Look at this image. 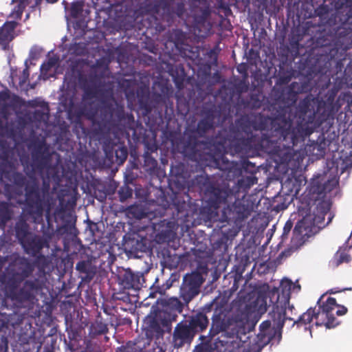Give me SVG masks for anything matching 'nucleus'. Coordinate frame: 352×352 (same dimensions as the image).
Masks as SVG:
<instances>
[{"mask_svg":"<svg viewBox=\"0 0 352 352\" xmlns=\"http://www.w3.org/2000/svg\"><path fill=\"white\" fill-rule=\"evenodd\" d=\"M278 121H281L280 118L262 113L241 116L236 120V128L232 131L229 151L232 155H245L252 150L262 151L271 155L277 164L283 165L287 170L296 171L300 168L305 152L294 150L285 143Z\"/></svg>","mask_w":352,"mask_h":352,"instance_id":"nucleus-1","label":"nucleus"},{"mask_svg":"<svg viewBox=\"0 0 352 352\" xmlns=\"http://www.w3.org/2000/svg\"><path fill=\"white\" fill-rule=\"evenodd\" d=\"M211 166L217 168L220 173L211 177L208 175H197L192 180V184L204 192L207 205L214 210L219 208L221 204L240 191L247 192L258 182L255 176L256 166L249 161L241 165L229 161L221 155Z\"/></svg>","mask_w":352,"mask_h":352,"instance_id":"nucleus-2","label":"nucleus"},{"mask_svg":"<svg viewBox=\"0 0 352 352\" xmlns=\"http://www.w3.org/2000/svg\"><path fill=\"white\" fill-rule=\"evenodd\" d=\"M79 82L83 89L80 113L91 122V138L98 141H108L111 135L116 138L126 129H133L135 124L132 113H126L124 105L113 96L100 101L97 110L92 107L93 99L98 94L96 86L87 83L85 78L80 77Z\"/></svg>","mask_w":352,"mask_h":352,"instance_id":"nucleus-3","label":"nucleus"},{"mask_svg":"<svg viewBox=\"0 0 352 352\" xmlns=\"http://www.w3.org/2000/svg\"><path fill=\"white\" fill-rule=\"evenodd\" d=\"M272 96L275 100L272 105L274 109L278 106L277 114L272 118H280V130L283 131L285 141L294 148L298 143L304 142L305 138L314 133L315 99L310 96L301 100L295 108L298 96L286 87L272 89Z\"/></svg>","mask_w":352,"mask_h":352,"instance_id":"nucleus-4","label":"nucleus"},{"mask_svg":"<svg viewBox=\"0 0 352 352\" xmlns=\"http://www.w3.org/2000/svg\"><path fill=\"white\" fill-rule=\"evenodd\" d=\"M223 111L220 105L204 107L200 113L201 118L198 122L192 120L186 124L184 132L183 153L201 166H212L222 155L212 153L210 144L199 138L205 137L206 133L226 120L227 116Z\"/></svg>","mask_w":352,"mask_h":352,"instance_id":"nucleus-5","label":"nucleus"},{"mask_svg":"<svg viewBox=\"0 0 352 352\" xmlns=\"http://www.w3.org/2000/svg\"><path fill=\"white\" fill-rule=\"evenodd\" d=\"M34 265L25 257L11 262L0 274V283L5 286L6 296L21 308H32L43 291V278L27 279L34 271Z\"/></svg>","mask_w":352,"mask_h":352,"instance_id":"nucleus-6","label":"nucleus"},{"mask_svg":"<svg viewBox=\"0 0 352 352\" xmlns=\"http://www.w3.org/2000/svg\"><path fill=\"white\" fill-rule=\"evenodd\" d=\"M321 299L318 300L319 309L316 312L315 308H309L306 312L300 316L298 319L286 316L285 307L276 305L270 311V316L274 321L276 328L282 329L285 320L292 321V327L296 324L298 327L302 325L309 324L313 318L317 321L316 325L324 324L327 328L331 329L340 324V321L336 318V316H344L347 312V308L343 305L337 304L336 299L329 297L325 302L320 304Z\"/></svg>","mask_w":352,"mask_h":352,"instance_id":"nucleus-7","label":"nucleus"},{"mask_svg":"<svg viewBox=\"0 0 352 352\" xmlns=\"http://www.w3.org/2000/svg\"><path fill=\"white\" fill-rule=\"evenodd\" d=\"M52 204L54 201L49 179L44 178L40 187L38 179L30 177L25 189L24 206L26 212L34 219L42 217L45 208L50 209Z\"/></svg>","mask_w":352,"mask_h":352,"instance_id":"nucleus-8","label":"nucleus"},{"mask_svg":"<svg viewBox=\"0 0 352 352\" xmlns=\"http://www.w3.org/2000/svg\"><path fill=\"white\" fill-rule=\"evenodd\" d=\"M16 237L24 252L32 256H38L44 248L50 247V242L54 234L52 232H44L38 235L30 231V226L25 221H19L15 226Z\"/></svg>","mask_w":352,"mask_h":352,"instance_id":"nucleus-9","label":"nucleus"},{"mask_svg":"<svg viewBox=\"0 0 352 352\" xmlns=\"http://www.w3.org/2000/svg\"><path fill=\"white\" fill-rule=\"evenodd\" d=\"M228 327L226 314L222 307L215 308L212 316V324L207 338L201 336L200 339L206 340L203 343L206 350L210 351H217L221 352L220 347L225 346L229 342L227 337L222 333L221 337L214 339L219 333H223Z\"/></svg>","mask_w":352,"mask_h":352,"instance_id":"nucleus-10","label":"nucleus"},{"mask_svg":"<svg viewBox=\"0 0 352 352\" xmlns=\"http://www.w3.org/2000/svg\"><path fill=\"white\" fill-rule=\"evenodd\" d=\"M305 36H309L308 40L311 42V45H314V47L327 48L328 55L331 59L337 54L338 50L332 45L335 38L334 35L322 25L311 21L306 22L302 27V34L300 39H303Z\"/></svg>","mask_w":352,"mask_h":352,"instance_id":"nucleus-11","label":"nucleus"},{"mask_svg":"<svg viewBox=\"0 0 352 352\" xmlns=\"http://www.w3.org/2000/svg\"><path fill=\"white\" fill-rule=\"evenodd\" d=\"M330 208L331 206L329 202L324 200L320 201L312 213L307 214L301 221L297 222L293 230V234L296 236L302 235V230L325 227L331 221L329 218V221L326 223H324L325 216L329 212Z\"/></svg>","mask_w":352,"mask_h":352,"instance_id":"nucleus-12","label":"nucleus"},{"mask_svg":"<svg viewBox=\"0 0 352 352\" xmlns=\"http://www.w3.org/2000/svg\"><path fill=\"white\" fill-rule=\"evenodd\" d=\"M54 155H56V153L50 150L49 144L45 140L34 144L30 152L32 171L34 173H43L45 170L51 169Z\"/></svg>","mask_w":352,"mask_h":352,"instance_id":"nucleus-13","label":"nucleus"},{"mask_svg":"<svg viewBox=\"0 0 352 352\" xmlns=\"http://www.w3.org/2000/svg\"><path fill=\"white\" fill-rule=\"evenodd\" d=\"M204 279L201 273L192 272L186 274L182 280L179 289V298L186 305L195 298L200 293V288Z\"/></svg>","mask_w":352,"mask_h":352,"instance_id":"nucleus-14","label":"nucleus"},{"mask_svg":"<svg viewBox=\"0 0 352 352\" xmlns=\"http://www.w3.org/2000/svg\"><path fill=\"white\" fill-rule=\"evenodd\" d=\"M117 278L118 284L124 289L139 290L144 281L142 273L134 272L129 268L118 269Z\"/></svg>","mask_w":352,"mask_h":352,"instance_id":"nucleus-15","label":"nucleus"},{"mask_svg":"<svg viewBox=\"0 0 352 352\" xmlns=\"http://www.w3.org/2000/svg\"><path fill=\"white\" fill-rule=\"evenodd\" d=\"M215 305L214 302H210L204 305L199 311L192 314L188 320V325L195 333L202 332L206 330L209 324V319L207 316L213 310Z\"/></svg>","mask_w":352,"mask_h":352,"instance_id":"nucleus-16","label":"nucleus"},{"mask_svg":"<svg viewBox=\"0 0 352 352\" xmlns=\"http://www.w3.org/2000/svg\"><path fill=\"white\" fill-rule=\"evenodd\" d=\"M177 314L169 311L167 309L159 310L151 322V327L158 332L170 333L172 330V322L175 321Z\"/></svg>","mask_w":352,"mask_h":352,"instance_id":"nucleus-17","label":"nucleus"},{"mask_svg":"<svg viewBox=\"0 0 352 352\" xmlns=\"http://www.w3.org/2000/svg\"><path fill=\"white\" fill-rule=\"evenodd\" d=\"M195 333L186 322H179L173 331V340L174 346L177 348L183 346L185 344H190Z\"/></svg>","mask_w":352,"mask_h":352,"instance_id":"nucleus-18","label":"nucleus"},{"mask_svg":"<svg viewBox=\"0 0 352 352\" xmlns=\"http://www.w3.org/2000/svg\"><path fill=\"white\" fill-rule=\"evenodd\" d=\"M222 206H226V207L223 208L224 210H228L229 214H232V218L236 220H243L249 215L248 207L241 203L239 195L236 197V194L232 199H229L225 204H221L220 208ZM224 213H226V211H224Z\"/></svg>","mask_w":352,"mask_h":352,"instance_id":"nucleus-19","label":"nucleus"},{"mask_svg":"<svg viewBox=\"0 0 352 352\" xmlns=\"http://www.w3.org/2000/svg\"><path fill=\"white\" fill-rule=\"evenodd\" d=\"M137 98L140 109L144 116H148L155 107L154 101L151 98L148 88L140 87L138 89Z\"/></svg>","mask_w":352,"mask_h":352,"instance_id":"nucleus-20","label":"nucleus"},{"mask_svg":"<svg viewBox=\"0 0 352 352\" xmlns=\"http://www.w3.org/2000/svg\"><path fill=\"white\" fill-rule=\"evenodd\" d=\"M269 314H270V312ZM269 316L270 319L263 321L259 326L260 331L258 333L257 338L262 346H265L272 340L274 336L273 329H276L270 315ZM277 329H279L277 328Z\"/></svg>","mask_w":352,"mask_h":352,"instance_id":"nucleus-21","label":"nucleus"},{"mask_svg":"<svg viewBox=\"0 0 352 352\" xmlns=\"http://www.w3.org/2000/svg\"><path fill=\"white\" fill-rule=\"evenodd\" d=\"M322 4L320 5L317 8L314 9V14L310 13L307 16H318L320 18L319 25H322L329 23L328 18L329 14L333 11V3L335 0H323Z\"/></svg>","mask_w":352,"mask_h":352,"instance_id":"nucleus-22","label":"nucleus"},{"mask_svg":"<svg viewBox=\"0 0 352 352\" xmlns=\"http://www.w3.org/2000/svg\"><path fill=\"white\" fill-rule=\"evenodd\" d=\"M10 166L12 168V166ZM2 175L16 186L19 188L24 187V190L29 183V179H27L21 173L14 171L12 169L7 170L5 168H2Z\"/></svg>","mask_w":352,"mask_h":352,"instance_id":"nucleus-23","label":"nucleus"},{"mask_svg":"<svg viewBox=\"0 0 352 352\" xmlns=\"http://www.w3.org/2000/svg\"><path fill=\"white\" fill-rule=\"evenodd\" d=\"M16 21L6 22L0 30V45L6 46L14 38V31L16 28Z\"/></svg>","mask_w":352,"mask_h":352,"instance_id":"nucleus-24","label":"nucleus"},{"mask_svg":"<svg viewBox=\"0 0 352 352\" xmlns=\"http://www.w3.org/2000/svg\"><path fill=\"white\" fill-rule=\"evenodd\" d=\"M336 113L335 107L329 106L325 103H317V109H314V120L316 115H318L320 122L327 121L329 119L333 118Z\"/></svg>","mask_w":352,"mask_h":352,"instance_id":"nucleus-25","label":"nucleus"},{"mask_svg":"<svg viewBox=\"0 0 352 352\" xmlns=\"http://www.w3.org/2000/svg\"><path fill=\"white\" fill-rule=\"evenodd\" d=\"M106 154L107 157H111L113 155V153H115L116 157V162L118 164H122L127 158L128 156V150L125 146L122 145H114L112 148V151L105 150Z\"/></svg>","mask_w":352,"mask_h":352,"instance_id":"nucleus-26","label":"nucleus"},{"mask_svg":"<svg viewBox=\"0 0 352 352\" xmlns=\"http://www.w3.org/2000/svg\"><path fill=\"white\" fill-rule=\"evenodd\" d=\"M169 41L173 43L174 46L179 50H185L184 45L186 41V35L181 30H173L169 35Z\"/></svg>","mask_w":352,"mask_h":352,"instance_id":"nucleus-27","label":"nucleus"},{"mask_svg":"<svg viewBox=\"0 0 352 352\" xmlns=\"http://www.w3.org/2000/svg\"><path fill=\"white\" fill-rule=\"evenodd\" d=\"M108 331L109 328L107 324L104 322L102 320H96L91 324L89 329V333L92 336L105 335Z\"/></svg>","mask_w":352,"mask_h":352,"instance_id":"nucleus-28","label":"nucleus"},{"mask_svg":"<svg viewBox=\"0 0 352 352\" xmlns=\"http://www.w3.org/2000/svg\"><path fill=\"white\" fill-rule=\"evenodd\" d=\"M144 168L150 175H155L158 171L157 161L148 153L144 155Z\"/></svg>","mask_w":352,"mask_h":352,"instance_id":"nucleus-29","label":"nucleus"},{"mask_svg":"<svg viewBox=\"0 0 352 352\" xmlns=\"http://www.w3.org/2000/svg\"><path fill=\"white\" fill-rule=\"evenodd\" d=\"M181 190H184V186L183 185H180L177 187V191L174 192V197L172 198L173 204L175 206V209L177 210L178 213H181L182 216L184 217H187L188 216V213L186 212V207L188 206L186 201L184 200L182 203L178 200L177 197L179 195V191Z\"/></svg>","mask_w":352,"mask_h":352,"instance_id":"nucleus-30","label":"nucleus"},{"mask_svg":"<svg viewBox=\"0 0 352 352\" xmlns=\"http://www.w3.org/2000/svg\"><path fill=\"white\" fill-rule=\"evenodd\" d=\"M324 186L318 181L313 180L309 184V193L316 199H320L325 194Z\"/></svg>","mask_w":352,"mask_h":352,"instance_id":"nucleus-31","label":"nucleus"},{"mask_svg":"<svg viewBox=\"0 0 352 352\" xmlns=\"http://www.w3.org/2000/svg\"><path fill=\"white\" fill-rule=\"evenodd\" d=\"M293 74L294 72L292 69L285 70L283 67H280L276 85H283L288 84L292 78Z\"/></svg>","mask_w":352,"mask_h":352,"instance_id":"nucleus-32","label":"nucleus"},{"mask_svg":"<svg viewBox=\"0 0 352 352\" xmlns=\"http://www.w3.org/2000/svg\"><path fill=\"white\" fill-rule=\"evenodd\" d=\"M184 305L185 303L181 302L178 298H171L167 301L163 309H167L169 311H174L177 314V313L182 312Z\"/></svg>","mask_w":352,"mask_h":352,"instance_id":"nucleus-33","label":"nucleus"},{"mask_svg":"<svg viewBox=\"0 0 352 352\" xmlns=\"http://www.w3.org/2000/svg\"><path fill=\"white\" fill-rule=\"evenodd\" d=\"M128 245H130V252L132 254H138L139 252H145L147 249L146 244L141 240H131L130 243H128Z\"/></svg>","mask_w":352,"mask_h":352,"instance_id":"nucleus-34","label":"nucleus"},{"mask_svg":"<svg viewBox=\"0 0 352 352\" xmlns=\"http://www.w3.org/2000/svg\"><path fill=\"white\" fill-rule=\"evenodd\" d=\"M58 58L56 56L48 58L47 61L44 62L41 66V74L48 78V72L58 64Z\"/></svg>","mask_w":352,"mask_h":352,"instance_id":"nucleus-35","label":"nucleus"},{"mask_svg":"<svg viewBox=\"0 0 352 352\" xmlns=\"http://www.w3.org/2000/svg\"><path fill=\"white\" fill-rule=\"evenodd\" d=\"M11 219L8 204L0 201V224L4 226Z\"/></svg>","mask_w":352,"mask_h":352,"instance_id":"nucleus-36","label":"nucleus"},{"mask_svg":"<svg viewBox=\"0 0 352 352\" xmlns=\"http://www.w3.org/2000/svg\"><path fill=\"white\" fill-rule=\"evenodd\" d=\"M127 212L132 217L141 219L146 216L143 207L140 205H132L127 208Z\"/></svg>","mask_w":352,"mask_h":352,"instance_id":"nucleus-37","label":"nucleus"},{"mask_svg":"<svg viewBox=\"0 0 352 352\" xmlns=\"http://www.w3.org/2000/svg\"><path fill=\"white\" fill-rule=\"evenodd\" d=\"M351 261L349 254L345 252H337L333 256V263L338 267L343 263H349Z\"/></svg>","mask_w":352,"mask_h":352,"instance_id":"nucleus-38","label":"nucleus"},{"mask_svg":"<svg viewBox=\"0 0 352 352\" xmlns=\"http://www.w3.org/2000/svg\"><path fill=\"white\" fill-rule=\"evenodd\" d=\"M276 305L285 307L286 316H291L292 318H294V316L296 315V313L295 312L296 309L294 307V305H289V298L286 299L283 304H280L279 302H277L276 304H275L273 306L272 309Z\"/></svg>","mask_w":352,"mask_h":352,"instance_id":"nucleus-39","label":"nucleus"},{"mask_svg":"<svg viewBox=\"0 0 352 352\" xmlns=\"http://www.w3.org/2000/svg\"><path fill=\"white\" fill-rule=\"evenodd\" d=\"M83 5L80 1H75L72 3L70 8V16L77 18L82 12Z\"/></svg>","mask_w":352,"mask_h":352,"instance_id":"nucleus-40","label":"nucleus"},{"mask_svg":"<svg viewBox=\"0 0 352 352\" xmlns=\"http://www.w3.org/2000/svg\"><path fill=\"white\" fill-rule=\"evenodd\" d=\"M201 15H195V21L197 23H204L210 14V10L208 6H206L200 10Z\"/></svg>","mask_w":352,"mask_h":352,"instance_id":"nucleus-41","label":"nucleus"},{"mask_svg":"<svg viewBox=\"0 0 352 352\" xmlns=\"http://www.w3.org/2000/svg\"><path fill=\"white\" fill-rule=\"evenodd\" d=\"M263 100L259 95H252L248 101V105L252 109H258L262 106Z\"/></svg>","mask_w":352,"mask_h":352,"instance_id":"nucleus-42","label":"nucleus"},{"mask_svg":"<svg viewBox=\"0 0 352 352\" xmlns=\"http://www.w3.org/2000/svg\"><path fill=\"white\" fill-rule=\"evenodd\" d=\"M289 90L294 92L295 95L298 96V95L304 91V85L297 82H293L289 86L286 87Z\"/></svg>","mask_w":352,"mask_h":352,"instance_id":"nucleus-43","label":"nucleus"},{"mask_svg":"<svg viewBox=\"0 0 352 352\" xmlns=\"http://www.w3.org/2000/svg\"><path fill=\"white\" fill-rule=\"evenodd\" d=\"M118 193L120 195V200L124 201L132 196V190L128 186L122 187L119 190Z\"/></svg>","mask_w":352,"mask_h":352,"instance_id":"nucleus-44","label":"nucleus"},{"mask_svg":"<svg viewBox=\"0 0 352 352\" xmlns=\"http://www.w3.org/2000/svg\"><path fill=\"white\" fill-rule=\"evenodd\" d=\"M25 7L26 5L21 3V2H18L17 6L14 8L12 14H15L16 17L20 19Z\"/></svg>","mask_w":352,"mask_h":352,"instance_id":"nucleus-45","label":"nucleus"},{"mask_svg":"<svg viewBox=\"0 0 352 352\" xmlns=\"http://www.w3.org/2000/svg\"><path fill=\"white\" fill-rule=\"evenodd\" d=\"M338 8H348L349 10L346 12V15L348 17H352V0H344V1L342 3L341 6Z\"/></svg>","mask_w":352,"mask_h":352,"instance_id":"nucleus-46","label":"nucleus"},{"mask_svg":"<svg viewBox=\"0 0 352 352\" xmlns=\"http://www.w3.org/2000/svg\"><path fill=\"white\" fill-rule=\"evenodd\" d=\"M76 269L80 273L86 274L89 271V265L86 261H81L76 263Z\"/></svg>","mask_w":352,"mask_h":352,"instance_id":"nucleus-47","label":"nucleus"},{"mask_svg":"<svg viewBox=\"0 0 352 352\" xmlns=\"http://www.w3.org/2000/svg\"><path fill=\"white\" fill-rule=\"evenodd\" d=\"M314 98L315 99V103L314 104V107H315L316 103H318V102H322V103H325L327 105L335 107V104H334L335 94L333 93L329 94L325 101L318 100L315 98Z\"/></svg>","mask_w":352,"mask_h":352,"instance_id":"nucleus-48","label":"nucleus"},{"mask_svg":"<svg viewBox=\"0 0 352 352\" xmlns=\"http://www.w3.org/2000/svg\"><path fill=\"white\" fill-rule=\"evenodd\" d=\"M199 72H201L206 78L210 76L211 74V65L210 64L206 63L199 67Z\"/></svg>","mask_w":352,"mask_h":352,"instance_id":"nucleus-49","label":"nucleus"},{"mask_svg":"<svg viewBox=\"0 0 352 352\" xmlns=\"http://www.w3.org/2000/svg\"><path fill=\"white\" fill-rule=\"evenodd\" d=\"M219 8L224 13L226 16H228L232 14V10L229 6L222 1L219 3Z\"/></svg>","mask_w":352,"mask_h":352,"instance_id":"nucleus-50","label":"nucleus"},{"mask_svg":"<svg viewBox=\"0 0 352 352\" xmlns=\"http://www.w3.org/2000/svg\"><path fill=\"white\" fill-rule=\"evenodd\" d=\"M293 227V223L292 221L290 220H288L284 227H283V234H282V237L283 238H285V237H287V235L289 234V233L290 232L292 228Z\"/></svg>","mask_w":352,"mask_h":352,"instance_id":"nucleus-51","label":"nucleus"},{"mask_svg":"<svg viewBox=\"0 0 352 352\" xmlns=\"http://www.w3.org/2000/svg\"><path fill=\"white\" fill-rule=\"evenodd\" d=\"M207 55L209 58H212V64L213 65H217V57H218V54L216 51L215 49H211L210 50L208 53H207Z\"/></svg>","mask_w":352,"mask_h":352,"instance_id":"nucleus-52","label":"nucleus"},{"mask_svg":"<svg viewBox=\"0 0 352 352\" xmlns=\"http://www.w3.org/2000/svg\"><path fill=\"white\" fill-rule=\"evenodd\" d=\"M69 50L72 53H74L78 55H80L82 54L83 49L81 47L80 43H75L70 47Z\"/></svg>","mask_w":352,"mask_h":352,"instance_id":"nucleus-53","label":"nucleus"},{"mask_svg":"<svg viewBox=\"0 0 352 352\" xmlns=\"http://www.w3.org/2000/svg\"><path fill=\"white\" fill-rule=\"evenodd\" d=\"M185 12V7L183 3H179L177 4L175 8V13L178 16H182Z\"/></svg>","mask_w":352,"mask_h":352,"instance_id":"nucleus-54","label":"nucleus"},{"mask_svg":"<svg viewBox=\"0 0 352 352\" xmlns=\"http://www.w3.org/2000/svg\"><path fill=\"white\" fill-rule=\"evenodd\" d=\"M29 76H30V72H29L28 68L26 67L23 71V74H22L21 78H20L19 83L21 85L25 83L29 78Z\"/></svg>","mask_w":352,"mask_h":352,"instance_id":"nucleus-55","label":"nucleus"},{"mask_svg":"<svg viewBox=\"0 0 352 352\" xmlns=\"http://www.w3.org/2000/svg\"><path fill=\"white\" fill-rule=\"evenodd\" d=\"M180 185H182L181 184H177V182H174V183H169V187L170 188V190L173 191V192L174 193V192H176L177 191V187L179 186ZM184 186V189H186L185 188V186L184 184H182ZM185 190H181L180 191H179V194L181 193V191H184V193H186V191H184ZM179 195H178L179 196Z\"/></svg>","mask_w":352,"mask_h":352,"instance_id":"nucleus-56","label":"nucleus"},{"mask_svg":"<svg viewBox=\"0 0 352 352\" xmlns=\"http://www.w3.org/2000/svg\"><path fill=\"white\" fill-rule=\"evenodd\" d=\"M9 98H10V94L8 90L0 91V100H1L6 101V100H8Z\"/></svg>","mask_w":352,"mask_h":352,"instance_id":"nucleus-57","label":"nucleus"},{"mask_svg":"<svg viewBox=\"0 0 352 352\" xmlns=\"http://www.w3.org/2000/svg\"><path fill=\"white\" fill-rule=\"evenodd\" d=\"M181 72H182V76L181 78V79H177V80L176 81V83H177V87L180 88V82L182 83L184 79V76H185V73H184V69L182 67V69H181Z\"/></svg>","mask_w":352,"mask_h":352,"instance_id":"nucleus-58","label":"nucleus"},{"mask_svg":"<svg viewBox=\"0 0 352 352\" xmlns=\"http://www.w3.org/2000/svg\"><path fill=\"white\" fill-rule=\"evenodd\" d=\"M8 260V257L7 256H0V270H2L4 264L6 263V262Z\"/></svg>","mask_w":352,"mask_h":352,"instance_id":"nucleus-59","label":"nucleus"},{"mask_svg":"<svg viewBox=\"0 0 352 352\" xmlns=\"http://www.w3.org/2000/svg\"><path fill=\"white\" fill-rule=\"evenodd\" d=\"M3 145L0 143V159H4L6 157V152L2 149Z\"/></svg>","mask_w":352,"mask_h":352,"instance_id":"nucleus-60","label":"nucleus"},{"mask_svg":"<svg viewBox=\"0 0 352 352\" xmlns=\"http://www.w3.org/2000/svg\"><path fill=\"white\" fill-rule=\"evenodd\" d=\"M299 187H295L294 186L293 188H289V191L290 193H292L293 192H294L295 195H297L299 192Z\"/></svg>","mask_w":352,"mask_h":352,"instance_id":"nucleus-61","label":"nucleus"},{"mask_svg":"<svg viewBox=\"0 0 352 352\" xmlns=\"http://www.w3.org/2000/svg\"><path fill=\"white\" fill-rule=\"evenodd\" d=\"M30 0H12V2H21V3H23L25 5H28L29 3Z\"/></svg>","mask_w":352,"mask_h":352,"instance_id":"nucleus-62","label":"nucleus"},{"mask_svg":"<svg viewBox=\"0 0 352 352\" xmlns=\"http://www.w3.org/2000/svg\"><path fill=\"white\" fill-rule=\"evenodd\" d=\"M118 295V294H113V298L118 299V300L122 299L123 300H124V298H126V299L129 298L128 296H124V297L120 298Z\"/></svg>","mask_w":352,"mask_h":352,"instance_id":"nucleus-63","label":"nucleus"},{"mask_svg":"<svg viewBox=\"0 0 352 352\" xmlns=\"http://www.w3.org/2000/svg\"><path fill=\"white\" fill-rule=\"evenodd\" d=\"M349 161L350 162V164L352 165V147L349 151Z\"/></svg>","mask_w":352,"mask_h":352,"instance_id":"nucleus-64","label":"nucleus"}]
</instances>
